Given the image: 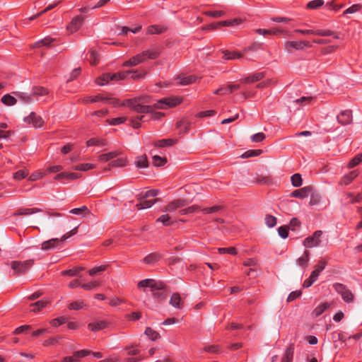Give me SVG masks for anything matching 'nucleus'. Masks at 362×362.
I'll use <instances>...</instances> for the list:
<instances>
[{
    "label": "nucleus",
    "instance_id": "obj_18",
    "mask_svg": "<svg viewBox=\"0 0 362 362\" xmlns=\"http://www.w3.org/2000/svg\"><path fill=\"white\" fill-rule=\"evenodd\" d=\"M161 49L160 47H151V49L143 51L145 59H155L160 53Z\"/></svg>",
    "mask_w": 362,
    "mask_h": 362
},
{
    "label": "nucleus",
    "instance_id": "obj_6",
    "mask_svg": "<svg viewBox=\"0 0 362 362\" xmlns=\"http://www.w3.org/2000/svg\"><path fill=\"white\" fill-rule=\"evenodd\" d=\"M322 230H316L311 236L306 238L303 241V245L306 247H317L321 243Z\"/></svg>",
    "mask_w": 362,
    "mask_h": 362
},
{
    "label": "nucleus",
    "instance_id": "obj_35",
    "mask_svg": "<svg viewBox=\"0 0 362 362\" xmlns=\"http://www.w3.org/2000/svg\"><path fill=\"white\" fill-rule=\"evenodd\" d=\"M84 269L83 267H78L71 269L65 270L62 272V274L64 276L68 275L70 276H78V274Z\"/></svg>",
    "mask_w": 362,
    "mask_h": 362
},
{
    "label": "nucleus",
    "instance_id": "obj_46",
    "mask_svg": "<svg viewBox=\"0 0 362 362\" xmlns=\"http://www.w3.org/2000/svg\"><path fill=\"white\" fill-rule=\"evenodd\" d=\"M167 163V160L165 158H161L158 156H153V164L156 166H163Z\"/></svg>",
    "mask_w": 362,
    "mask_h": 362
},
{
    "label": "nucleus",
    "instance_id": "obj_22",
    "mask_svg": "<svg viewBox=\"0 0 362 362\" xmlns=\"http://www.w3.org/2000/svg\"><path fill=\"white\" fill-rule=\"evenodd\" d=\"M119 154L120 152L118 151H114L107 153H103L98 156V160L102 163H105L116 158Z\"/></svg>",
    "mask_w": 362,
    "mask_h": 362
},
{
    "label": "nucleus",
    "instance_id": "obj_39",
    "mask_svg": "<svg viewBox=\"0 0 362 362\" xmlns=\"http://www.w3.org/2000/svg\"><path fill=\"white\" fill-rule=\"evenodd\" d=\"M144 333L152 341H156L160 337L159 333L157 332L156 331L153 330L151 327H146Z\"/></svg>",
    "mask_w": 362,
    "mask_h": 362
},
{
    "label": "nucleus",
    "instance_id": "obj_59",
    "mask_svg": "<svg viewBox=\"0 0 362 362\" xmlns=\"http://www.w3.org/2000/svg\"><path fill=\"white\" fill-rule=\"evenodd\" d=\"M28 175V172L26 170L22 169L14 173L13 178L15 180H21L25 178Z\"/></svg>",
    "mask_w": 362,
    "mask_h": 362
},
{
    "label": "nucleus",
    "instance_id": "obj_49",
    "mask_svg": "<svg viewBox=\"0 0 362 362\" xmlns=\"http://www.w3.org/2000/svg\"><path fill=\"white\" fill-rule=\"evenodd\" d=\"M49 303L47 300H39L36 303L31 304L35 308L33 310V312L39 311L42 308H45Z\"/></svg>",
    "mask_w": 362,
    "mask_h": 362
},
{
    "label": "nucleus",
    "instance_id": "obj_55",
    "mask_svg": "<svg viewBox=\"0 0 362 362\" xmlns=\"http://www.w3.org/2000/svg\"><path fill=\"white\" fill-rule=\"evenodd\" d=\"M265 223L268 227L272 228L276 224V218L272 215H267L265 217Z\"/></svg>",
    "mask_w": 362,
    "mask_h": 362
},
{
    "label": "nucleus",
    "instance_id": "obj_28",
    "mask_svg": "<svg viewBox=\"0 0 362 362\" xmlns=\"http://www.w3.org/2000/svg\"><path fill=\"white\" fill-rule=\"evenodd\" d=\"M222 53L223 54V58L226 60L240 59L243 57L241 53L237 52H232L228 50H223L222 51Z\"/></svg>",
    "mask_w": 362,
    "mask_h": 362
},
{
    "label": "nucleus",
    "instance_id": "obj_60",
    "mask_svg": "<svg viewBox=\"0 0 362 362\" xmlns=\"http://www.w3.org/2000/svg\"><path fill=\"white\" fill-rule=\"evenodd\" d=\"M361 8L360 4H354L344 11V14H351L359 11Z\"/></svg>",
    "mask_w": 362,
    "mask_h": 362
},
{
    "label": "nucleus",
    "instance_id": "obj_5",
    "mask_svg": "<svg viewBox=\"0 0 362 362\" xmlns=\"http://www.w3.org/2000/svg\"><path fill=\"white\" fill-rule=\"evenodd\" d=\"M33 264L32 260L24 262L13 261L11 263V267L15 274H22L25 273Z\"/></svg>",
    "mask_w": 362,
    "mask_h": 362
},
{
    "label": "nucleus",
    "instance_id": "obj_34",
    "mask_svg": "<svg viewBox=\"0 0 362 362\" xmlns=\"http://www.w3.org/2000/svg\"><path fill=\"white\" fill-rule=\"evenodd\" d=\"M330 304L329 303H324L318 305L313 312V315L315 317H318L322 314L329 307Z\"/></svg>",
    "mask_w": 362,
    "mask_h": 362
},
{
    "label": "nucleus",
    "instance_id": "obj_13",
    "mask_svg": "<svg viewBox=\"0 0 362 362\" xmlns=\"http://www.w3.org/2000/svg\"><path fill=\"white\" fill-rule=\"evenodd\" d=\"M337 121L342 125L349 124L352 122V113L351 110H344L337 117Z\"/></svg>",
    "mask_w": 362,
    "mask_h": 362
},
{
    "label": "nucleus",
    "instance_id": "obj_44",
    "mask_svg": "<svg viewBox=\"0 0 362 362\" xmlns=\"http://www.w3.org/2000/svg\"><path fill=\"white\" fill-rule=\"evenodd\" d=\"M88 146H105L107 144L106 141L103 139H99L96 138L90 139L86 142Z\"/></svg>",
    "mask_w": 362,
    "mask_h": 362
},
{
    "label": "nucleus",
    "instance_id": "obj_12",
    "mask_svg": "<svg viewBox=\"0 0 362 362\" xmlns=\"http://www.w3.org/2000/svg\"><path fill=\"white\" fill-rule=\"evenodd\" d=\"M146 61L145 56L142 52L132 57L129 60L124 62V66H135L141 63H144Z\"/></svg>",
    "mask_w": 362,
    "mask_h": 362
},
{
    "label": "nucleus",
    "instance_id": "obj_24",
    "mask_svg": "<svg viewBox=\"0 0 362 362\" xmlns=\"http://www.w3.org/2000/svg\"><path fill=\"white\" fill-rule=\"evenodd\" d=\"M160 257H161V255L160 253H158V252L151 253L144 259V262H145L147 264H153L156 262H158L160 260Z\"/></svg>",
    "mask_w": 362,
    "mask_h": 362
},
{
    "label": "nucleus",
    "instance_id": "obj_54",
    "mask_svg": "<svg viewBox=\"0 0 362 362\" xmlns=\"http://www.w3.org/2000/svg\"><path fill=\"white\" fill-rule=\"evenodd\" d=\"M324 4V1L323 0H313V1H310L307 6L308 8H310V9H316L319 7H320L321 6H322Z\"/></svg>",
    "mask_w": 362,
    "mask_h": 362
},
{
    "label": "nucleus",
    "instance_id": "obj_21",
    "mask_svg": "<svg viewBox=\"0 0 362 362\" xmlns=\"http://www.w3.org/2000/svg\"><path fill=\"white\" fill-rule=\"evenodd\" d=\"M61 238H52L49 240L45 241L42 243V250H48L53 249L57 247V245L60 243Z\"/></svg>",
    "mask_w": 362,
    "mask_h": 362
},
{
    "label": "nucleus",
    "instance_id": "obj_4",
    "mask_svg": "<svg viewBox=\"0 0 362 362\" xmlns=\"http://www.w3.org/2000/svg\"><path fill=\"white\" fill-rule=\"evenodd\" d=\"M138 287H148L151 289V291H154L155 290H163L165 288V286L162 281L150 279L140 281L138 283Z\"/></svg>",
    "mask_w": 362,
    "mask_h": 362
},
{
    "label": "nucleus",
    "instance_id": "obj_43",
    "mask_svg": "<svg viewBox=\"0 0 362 362\" xmlns=\"http://www.w3.org/2000/svg\"><path fill=\"white\" fill-rule=\"evenodd\" d=\"M86 307V304L82 300H78L73 302L69 304V308L70 310H78L83 309Z\"/></svg>",
    "mask_w": 362,
    "mask_h": 362
},
{
    "label": "nucleus",
    "instance_id": "obj_40",
    "mask_svg": "<svg viewBox=\"0 0 362 362\" xmlns=\"http://www.w3.org/2000/svg\"><path fill=\"white\" fill-rule=\"evenodd\" d=\"M262 150L257 149V150H249L245 152L242 154L241 158H247L250 157H255L259 156L261 153H262Z\"/></svg>",
    "mask_w": 362,
    "mask_h": 362
},
{
    "label": "nucleus",
    "instance_id": "obj_29",
    "mask_svg": "<svg viewBox=\"0 0 362 362\" xmlns=\"http://www.w3.org/2000/svg\"><path fill=\"white\" fill-rule=\"evenodd\" d=\"M135 165L137 168H145L148 166V161L146 155H141L136 158Z\"/></svg>",
    "mask_w": 362,
    "mask_h": 362
},
{
    "label": "nucleus",
    "instance_id": "obj_1",
    "mask_svg": "<svg viewBox=\"0 0 362 362\" xmlns=\"http://www.w3.org/2000/svg\"><path fill=\"white\" fill-rule=\"evenodd\" d=\"M182 101V98L177 96H171L169 98H164L157 101L154 104V107L156 109H167L174 107L177 105L180 104Z\"/></svg>",
    "mask_w": 362,
    "mask_h": 362
},
{
    "label": "nucleus",
    "instance_id": "obj_45",
    "mask_svg": "<svg viewBox=\"0 0 362 362\" xmlns=\"http://www.w3.org/2000/svg\"><path fill=\"white\" fill-rule=\"evenodd\" d=\"M242 22L240 18H234L230 21H220L219 25L221 26H234L235 25L240 24Z\"/></svg>",
    "mask_w": 362,
    "mask_h": 362
},
{
    "label": "nucleus",
    "instance_id": "obj_53",
    "mask_svg": "<svg viewBox=\"0 0 362 362\" xmlns=\"http://www.w3.org/2000/svg\"><path fill=\"white\" fill-rule=\"evenodd\" d=\"M291 182L294 187H300L302 185V178L300 174H294L291 177Z\"/></svg>",
    "mask_w": 362,
    "mask_h": 362
},
{
    "label": "nucleus",
    "instance_id": "obj_58",
    "mask_svg": "<svg viewBox=\"0 0 362 362\" xmlns=\"http://www.w3.org/2000/svg\"><path fill=\"white\" fill-rule=\"evenodd\" d=\"M223 209V206L221 205H217V206H214L212 207H209V208H204L202 209V211L204 212V213H207V214H214V213H217L219 211H221V209Z\"/></svg>",
    "mask_w": 362,
    "mask_h": 362
},
{
    "label": "nucleus",
    "instance_id": "obj_41",
    "mask_svg": "<svg viewBox=\"0 0 362 362\" xmlns=\"http://www.w3.org/2000/svg\"><path fill=\"white\" fill-rule=\"evenodd\" d=\"M95 168V165L91 163H83L77 165L73 167V169L75 170H81V171H87L90 169H93Z\"/></svg>",
    "mask_w": 362,
    "mask_h": 362
},
{
    "label": "nucleus",
    "instance_id": "obj_30",
    "mask_svg": "<svg viewBox=\"0 0 362 362\" xmlns=\"http://www.w3.org/2000/svg\"><path fill=\"white\" fill-rule=\"evenodd\" d=\"M357 176L358 173L356 171H351L349 174L346 175L342 177L340 184L347 185Z\"/></svg>",
    "mask_w": 362,
    "mask_h": 362
},
{
    "label": "nucleus",
    "instance_id": "obj_57",
    "mask_svg": "<svg viewBox=\"0 0 362 362\" xmlns=\"http://www.w3.org/2000/svg\"><path fill=\"white\" fill-rule=\"evenodd\" d=\"M206 16H211L213 18H219L221 16H223L225 15V13L222 11H205L204 13Z\"/></svg>",
    "mask_w": 362,
    "mask_h": 362
},
{
    "label": "nucleus",
    "instance_id": "obj_23",
    "mask_svg": "<svg viewBox=\"0 0 362 362\" xmlns=\"http://www.w3.org/2000/svg\"><path fill=\"white\" fill-rule=\"evenodd\" d=\"M310 260V252L305 250L303 255L296 259L298 265L302 268H305L308 266Z\"/></svg>",
    "mask_w": 362,
    "mask_h": 362
},
{
    "label": "nucleus",
    "instance_id": "obj_63",
    "mask_svg": "<svg viewBox=\"0 0 362 362\" xmlns=\"http://www.w3.org/2000/svg\"><path fill=\"white\" fill-rule=\"evenodd\" d=\"M255 182L261 185H269L271 182V179L269 177L260 175L256 178Z\"/></svg>",
    "mask_w": 362,
    "mask_h": 362
},
{
    "label": "nucleus",
    "instance_id": "obj_14",
    "mask_svg": "<svg viewBox=\"0 0 362 362\" xmlns=\"http://www.w3.org/2000/svg\"><path fill=\"white\" fill-rule=\"evenodd\" d=\"M98 101H103L107 103L113 104L114 105H116L118 104V101L116 99L105 97L102 95H98L89 97V98L85 99V102L96 103Z\"/></svg>",
    "mask_w": 362,
    "mask_h": 362
},
{
    "label": "nucleus",
    "instance_id": "obj_19",
    "mask_svg": "<svg viewBox=\"0 0 362 362\" xmlns=\"http://www.w3.org/2000/svg\"><path fill=\"white\" fill-rule=\"evenodd\" d=\"M169 303L177 309H182L183 302L181 299L180 295L178 293H174L170 299Z\"/></svg>",
    "mask_w": 362,
    "mask_h": 362
},
{
    "label": "nucleus",
    "instance_id": "obj_25",
    "mask_svg": "<svg viewBox=\"0 0 362 362\" xmlns=\"http://www.w3.org/2000/svg\"><path fill=\"white\" fill-rule=\"evenodd\" d=\"M264 77V74L263 72H258V73H255V74H252V76H249L245 78L244 79H242V81L243 83H254V82L261 80Z\"/></svg>",
    "mask_w": 362,
    "mask_h": 362
},
{
    "label": "nucleus",
    "instance_id": "obj_20",
    "mask_svg": "<svg viewBox=\"0 0 362 362\" xmlns=\"http://www.w3.org/2000/svg\"><path fill=\"white\" fill-rule=\"evenodd\" d=\"M42 210L39 208H22L18 209L14 214V216H28L35 213L40 212Z\"/></svg>",
    "mask_w": 362,
    "mask_h": 362
},
{
    "label": "nucleus",
    "instance_id": "obj_11",
    "mask_svg": "<svg viewBox=\"0 0 362 362\" xmlns=\"http://www.w3.org/2000/svg\"><path fill=\"white\" fill-rule=\"evenodd\" d=\"M110 322L105 320L96 319L93 322L88 324V328L93 332H98L108 327Z\"/></svg>",
    "mask_w": 362,
    "mask_h": 362
},
{
    "label": "nucleus",
    "instance_id": "obj_7",
    "mask_svg": "<svg viewBox=\"0 0 362 362\" xmlns=\"http://www.w3.org/2000/svg\"><path fill=\"white\" fill-rule=\"evenodd\" d=\"M134 101L136 102V104L139 105L141 107H146L148 108V111H144V112H137V113H148V112H152L153 110H156V108L154 107V105H146L145 104L148 103L151 101V97L148 95H141L134 98Z\"/></svg>",
    "mask_w": 362,
    "mask_h": 362
},
{
    "label": "nucleus",
    "instance_id": "obj_48",
    "mask_svg": "<svg viewBox=\"0 0 362 362\" xmlns=\"http://www.w3.org/2000/svg\"><path fill=\"white\" fill-rule=\"evenodd\" d=\"M110 80V74H105L96 79V83L100 86L107 83Z\"/></svg>",
    "mask_w": 362,
    "mask_h": 362
},
{
    "label": "nucleus",
    "instance_id": "obj_8",
    "mask_svg": "<svg viewBox=\"0 0 362 362\" xmlns=\"http://www.w3.org/2000/svg\"><path fill=\"white\" fill-rule=\"evenodd\" d=\"M188 204V202L185 199H178L170 202L167 206L163 209L164 212H173L177 209L185 206Z\"/></svg>",
    "mask_w": 362,
    "mask_h": 362
},
{
    "label": "nucleus",
    "instance_id": "obj_62",
    "mask_svg": "<svg viewBox=\"0 0 362 362\" xmlns=\"http://www.w3.org/2000/svg\"><path fill=\"white\" fill-rule=\"evenodd\" d=\"M265 134L259 132L251 136L250 139L252 142H261L265 139Z\"/></svg>",
    "mask_w": 362,
    "mask_h": 362
},
{
    "label": "nucleus",
    "instance_id": "obj_42",
    "mask_svg": "<svg viewBox=\"0 0 362 362\" xmlns=\"http://www.w3.org/2000/svg\"><path fill=\"white\" fill-rule=\"evenodd\" d=\"M70 213L78 216H83V214H88L89 210L86 206H83L80 208H75L71 209Z\"/></svg>",
    "mask_w": 362,
    "mask_h": 362
},
{
    "label": "nucleus",
    "instance_id": "obj_52",
    "mask_svg": "<svg viewBox=\"0 0 362 362\" xmlns=\"http://www.w3.org/2000/svg\"><path fill=\"white\" fill-rule=\"evenodd\" d=\"M129 71H125L123 73H116L114 74H110V80H123L127 77V75L129 74Z\"/></svg>",
    "mask_w": 362,
    "mask_h": 362
},
{
    "label": "nucleus",
    "instance_id": "obj_50",
    "mask_svg": "<svg viewBox=\"0 0 362 362\" xmlns=\"http://www.w3.org/2000/svg\"><path fill=\"white\" fill-rule=\"evenodd\" d=\"M106 269H107V265H101L99 267H95L90 269L88 271V274L90 276H95V275H97V274H100V272L105 271Z\"/></svg>",
    "mask_w": 362,
    "mask_h": 362
},
{
    "label": "nucleus",
    "instance_id": "obj_38",
    "mask_svg": "<svg viewBox=\"0 0 362 362\" xmlns=\"http://www.w3.org/2000/svg\"><path fill=\"white\" fill-rule=\"evenodd\" d=\"M159 193V191L158 189H151L148 191H146L143 195H138L137 199L139 200H144L145 199L149 198V197H156Z\"/></svg>",
    "mask_w": 362,
    "mask_h": 362
},
{
    "label": "nucleus",
    "instance_id": "obj_36",
    "mask_svg": "<svg viewBox=\"0 0 362 362\" xmlns=\"http://www.w3.org/2000/svg\"><path fill=\"white\" fill-rule=\"evenodd\" d=\"M1 102L6 105L11 106L16 105L17 100L14 97L9 94H6L1 98Z\"/></svg>",
    "mask_w": 362,
    "mask_h": 362
},
{
    "label": "nucleus",
    "instance_id": "obj_31",
    "mask_svg": "<svg viewBox=\"0 0 362 362\" xmlns=\"http://www.w3.org/2000/svg\"><path fill=\"white\" fill-rule=\"evenodd\" d=\"M48 93V90L42 86H35L32 90V95L33 96H43Z\"/></svg>",
    "mask_w": 362,
    "mask_h": 362
},
{
    "label": "nucleus",
    "instance_id": "obj_3",
    "mask_svg": "<svg viewBox=\"0 0 362 362\" xmlns=\"http://www.w3.org/2000/svg\"><path fill=\"white\" fill-rule=\"evenodd\" d=\"M284 49L289 53L292 52L293 49L303 50L305 47H311V45L308 41H287L284 45Z\"/></svg>",
    "mask_w": 362,
    "mask_h": 362
},
{
    "label": "nucleus",
    "instance_id": "obj_10",
    "mask_svg": "<svg viewBox=\"0 0 362 362\" xmlns=\"http://www.w3.org/2000/svg\"><path fill=\"white\" fill-rule=\"evenodd\" d=\"M24 121L33 124L35 127H41L44 124L42 118L35 112H31L28 117L24 118Z\"/></svg>",
    "mask_w": 362,
    "mask_h": 362
},
{
    "label": "nucleus",
    "instance_id": "obj_37",
    "mask_svg": "<svg viewBox=\"0 0 362 362\" xmlns=\"http://www.w3.org/2000/svg\"><path fill=\"white\" fill-rule=\"evenodd\" d=\"M255 32L257 33H258L259 35H264L266 34L276 35L277 33H284V31L280 29L266 30V29H261V28L257 29L255 30Z\"/></svg>",
    "mask_w": 362,
    "mask_h": 362
},
{
    "label": "nucleus",
    "instance_id": "obj_47",
    "mask_svg": "<svg viewBox=\"0 0 362 362\" xmlns=\"http://www.w3.org/2000/svg\"><path fill=\"white\" fill-rule=\"evenodd\" d=\"M199 206L198 205H193L188 208L180 210L178 213L180 215H186L188 214H192L196 212L199 209Z\"/></svg>",
    "mask_w": 362,
    "mask_h": 362
},
{
    "label": "nucleus",
    "instance_id": "obj_17",
    "mask_svg": "<svg viewBox=\"0 0 362 362\" xmlns=\"http://www.w3.org/2000/svg\"><path fill=\"white\" fill-rule=\"evenodd\" d=\"M122 106H127L129 107L134 112H144V111H148V108L146 107H141L139 105L136 104V102L134 101V98L132 99H127L125 101H124L122 104Z\"/></svg>",
    "mask_w": 362,
    "mask_h": 362
},
{
    "label": "nucleus",
    "instance_id": "obj_26",
    "mask_svg": "<svg viewBox=\"0 0 362 362\" xmlns=\"http://www.w3.org/2000/svg\"><path fill=\"white\" fill-rule=\"evenodd\" d=\"M294 352L293 344H291L286 350L281 362H292Z\"/></svg>",
    "mask_w": 362,
    "mask_h": 362
},
{
    "label": "nucleus",
    "instance_id": "obj_64",
    "mask_svg": "<svg viewBox=\"0 0 362 362\" xmlns=\"http://www.w3.org/2000/svg\"><path fill=\"white\" fill-rule=\"evenodd\" d=\"M278 233L282 238L288 237V227L287 226H283L278 228Z\"/></svg>",
    "mask_w": 362,
    "mask_h": 362
},
{
    "label": "nucleus",
    "instance_id": "obj_2",
    "mask_svg": "<svg viewBox=\"0 0 362 362\" xmlns=\"http://www.w3.org/2000/svg\"><path fill=\"white\" fill-rule=\"evenodd\" d=\"M335 291L341 295L342 299L346 303H351L354 296L353 293L344 284H335L333 285Z\"/></svg>",
    "mask_w": 362,
    "mask_h": 362
},
{
    "label": "nucleus",
    "instance_id": "obj_16",
    "mask_svg": "<svg viewBox=\"0 0 362 362\" xmlns=\"http://www.w3.org/2000/svg\"><path fill=\"white\" fill-rule=\"evenodd\" d=\"M90 354V351L81 350L74 353L72 356H66L63 358V362H76L79 358L84 357Z\"/></svg>",
    "mask_w": 362,
    "mask_h": 362
},
{
    "label": "nucleus",
    "instance_id": "obj_9",
    "mask_svg": "<svg viewBox=\"0 0 362 362\" xmlns=\"http://www.w3.org/2000/svg\"><path fill=\"white\" fill-rule=\"evenodd\" d=\"M85 17L82 16H77L72 19L70 23L67 25V30L71 33H75L83 25Z\"/></svg>",
    "mask_w": 362,
    "mask_h": 362
},
{
    "label": "nucleus",
    "instance_id": "obj_15",
    "mask_svg": "<svg viewBox=\"0 0 362 362\" xmlns=\"http://www.w3.org/2000/svg\"><path fill=\"white\" fill-rule=\"evenodd\" d=\"M175 79L179 81L178 83L180 85L187 86L194 83L197 81V79H198V78L194 75L187 76L184 74H180L177 76Z\"/></svg>",
    "mask_w": 362,
    "mask_h": 362
},
{
    "label": "nucleus",
    "instance_id": "obj_56",
    "mask_svg": "<svg viewBox=\"0 0 362 362\" xmlns=\"http://www.w3.org/2000/svg\"><path fill=\"white\" fill-rule=\"evenodd\" d=\"M52 41H53V39L49 38V37H46L40 41L37 42L33 47H39L40 46H49V45H51Z\"/></svg>",
    "mask_w": 362,
    "mask_h": 362
},
{
    "label": "nucleus",
    "instance_id": "obj_32",
    "mask_svg": "<svg viewBox=\"0 0 362 362\" xmlns=\"http://www.w3.org/2000/svg\"><path fill=\"white\" fill-rule=\"evenodd\" d=\"M191 123L187 120L182 119L177 122L176 127L177 129H180L181 133H187L189 129Z\"/></svg>",
    "mask_w": 362,
    "mask_h": 362
},
{
    "label": "nucleus",
    "instance_id": "obj_51",
    "mask_svg": "<svg viewBox=\"0 0 362 362\" xmlns=\"http://www.w3.org/2000/svg\"><path fill=\"white\" fill-rule=\"evenodd\" d=\"M126 120H127V117H119L114 118L112 119H107L106 122L110 125H118V124L124 123Z\"/></svg>",
    "mask_w": 362,
    "mask_h": 362
},
{
    "label": "nucleus",
    "instance_id": "obj_33",
    "mask_svg": "<svg viewBox=\"0 0 362 362\" xmlns=\"http://www.w3.org/2000/svg\"><path fill=\"white\" fill-rule=\"evenodd\" d=\"M176 143V140L167 139H161L155 142L154 146L158 147L171 146Z\"/></svg>",
    "mask_w": 362,
    "mask_h": 362
},
{
    "label": "nucleus",
    "instance_id": "obj_27",
    "mask_svg": "<svg viewBox=\"0 0 362 362\" xmlns=\"http://www.w3.org/2000/svg\"><path fill=\"white\" fill-rule=\"evenodd\" d=\"M310 191L309 187H303L299 189L294 190L291 193V196L293 197H298L300 199H303L308 195V192Z\"/></svg>",
    "mask_w": 362,
    "mask_h": 362
},
{
    "label": "nucleus",
    "instance_id": "obj_61",
    "mask_svg": "<svg viewBox=\"0 0 362 362\" xmlns=\"http://www.w3.org/2000/svg\"><path fill=\"white\" fill-rule=\"evenodd\" d=\"M362 160V153L354 157L348 164L349 168H354Z\"/></svg>",
    "mask_w": 362,
    "mask_h": 362
}]
</instances>
